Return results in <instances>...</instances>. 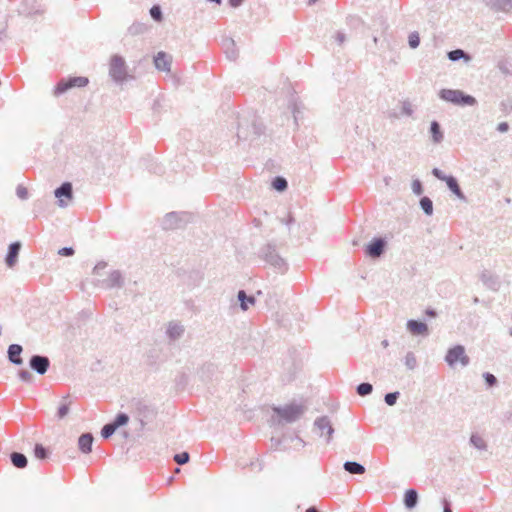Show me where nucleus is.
<instances>
[{
  "label": "nucleus",
  "mask_w": 512,
  "mask_h": 512,
  "mask_svg": "<svg viewBox=\"0 0 512 512\" xmlns=\"http://www.w3.org/2000/svg\"><path fill=\"white\" fill-rule=\"evenodd\" d=\"M238 301L240 302V308L243 311H247L250 305L255 304V297L252 295H247L244 290H239L237 293Z\"/></svg>",
  "instance_id": "obj_22"
},
{
  "label": "nucleus",
  "mask_w": 512,
  "mask_h": 512,
  "mask_svg": "<svg viewBox=\"0 0 512 512\" xmlns=\"http://www.w3.org/2000/svg\"><path fill=\"white\" fill-rule=\"evenodd\" d=\"M101 286L106 289L122 288L124 285V277L120 270H113L108 277L101 282Z\"/></svg>",
  "instance_id": "obj_11"
},
{
  "label": "nucleus",
  "mask_w": 512,
  "mask_h": 512,
  "mask_svg": "<svg viewBox=\"0 0 512 512\" xmlns=\"http://www.w3.org/2000/svg\"><path fill=\"white\" fill-rule=\"evenodd\" d=\"M483 378L488 387H494L498 384V380H497L496 376L490 372H484Z\"/></svg>",
  "instance_id": "obj_47"
},
{
  "label": "nucleus",
  "mask_w": 512,
  "mask_h": 512,
  "mask_svg": "<svg viewBox=\"0 0 512 512\" xmlns=\"http://www.w3.org/2000/svg\"><path fill=\"white\" fill-rule=\"evenodd\" d=\"M372 391H373V386H372V384H370L368 382L360 383L356 387L357 394L362 397L370 395L372 393Z\"/></svg>",
  "instance_id": "obj_37"
},
{
  "label": "nucleus",
  "mask_w": 512,
  "mask_h": 512,
  "mask_svg": "<svg viewBox=\"0 0 512 512\" xmlns=\"http://www.w3.org/2000/svg\"><path fill=\"white\" fill-rule=\"evenodd\" d=\"M272 187L276 190V191H279V192H283L287 189L288 187V182L287 180L282 177V176H276L275 178H273L272 180Z\"/></svg>",
  "instance_id": "obj_35"
},
{
  "label": "nucleus",
  "mask_w": 512,
  "mask_h": 512,
  "mask_svg": "<svg viewBox=\"0 0 512 512\" xmlns=\"http://www.w3.org/2000/svg\"><path fill=\"white\" fill-rule=\"evenodd\" d=\"M54 195L58 198V205L62 208L67 207V202L63 198L72 199L73 198V186L70 182H64L59 187H57L54 191Z\"/></svg>",
  "instance_id": "obj_10"
},
{
  "label": "nucleus",
  "mask_w": 512,
  "mask_h": 512,
  "mask_svg": "<svg viewBox=\"0 0 512 512\" xmlns=\"http://www.w3.org/2000/svg\"><path fill=\"white\" fill-rule=\"evenodd\" d=\"M30 368L40 375H44L50 367V359L47 356L34 354L29 360Z\"/></svg>",
  "instance_id": "obj_9"
},
{
  "label": "nucleus",
  "mask_w": 512,
  "mask_h": 512,
  "mask_svg": "<svg viewBox=\"0 0 512 512\" xmlns=\"http://www.w3.org/2000/svg\"><path fill=\"white\" fill-rule=\"evenodd\" d=\"M289 108L292 111L295 124H298L299 115L301 113L302 105L301 103H298L295 97H292L289 103Z\"/></svg>",
  "instance_id": "obj_34"
},
{
  "label": "nucleus",
  "mask_w": 512,
  "mask_h": 512,
  "mask_svg": "<svg viewBox=\"0 0 512 512\" xmlns=\"http://www.w3.org/2000/svg\"><path fill=\"white\" fill-rule=\"evenodd\" d=\"M253 129H254L255 134H257V135H260L262 133L261 128L259 126H257L256 124H253Z\"/></svg>",
  "instance_id": "obj_63"
},
{
  "label": "nucleus",
  "mask_w": 512,
  "mask_h": 512,
  "mask_svg": "<svg viewBox=\"0 0 512 512\" xmlns=\"http://www.w3.org/2000/svg\"><path fill=\"white\" fill-rule=\"evenodd\" d=\"M432 174L437 179L442 180V181H445L448 178V176L445 175L439 168H433L432 169Z\"/></svg>",
  "instance_id": "obj_54"
},
{
  "label": "nucleus",
  "mask_w": 512,
  "mask_h": 512,
  "mask_svg": "<svg viewBox=\"0 0 512 512\" xmlns=\"http://www.w3.org/2000/svg\"><path fill=\"white\" fill-rule=\"evenodd\" d=\"M305 512H320L316 507L311 506Z\"/></svg>",
  "instance_id": "obj_64"
},
{
  "label": "nucleus",
  "mask_w": 512,
  "mask_h": 512,
  "mask_svg": "<svg viewBox=\"0 0 512 512\" xmlns=\"http://www.w3.org/2000/svg\"><path fill=\"white\" fill-rule=\"evenodd\" d=\"M399 397H400V392H398V391L390 392V393L385 394L384 401L388 406H393L396 404Z\"/></svg>",
  "instance_id": "obj_43"
},
{
  "label": "nucleus",
  "mask_w": 512,
  "mask_h": 512,
  "mask_svg": "<svg viewBox=\"0 0 512 512\" xmlns=\"http://www.w3.org/2000/svg\"><path fill=\"white\" fill-rule=\"evenodd\" d=\"M16 195L18 198L22 200H26L28 198V190L23 185H18L16 188Z\"/></svg>",
  "instance_id": "obj_51"
},
{
  "label": "nucleus",
  "mask_w": 512,
  "mask_h": 512,
  "mask_svg": "<svg viewBox=\"0 0 512 512\" xmlns=\"http://www.w3.org/2000/svg\"><path fill=\"white\" fill-rule=\"evenodd\" d=\"M294 221H295V219H294V217L292 216V214H289V215H288V217H287V219H285V220H284V219H283V220H281V222H282V223H284V224H285V225H287V226H290L292 223H294Z\"/></svg>",
  "instance_id": "obj_59"
},
{
  "label": "nucleus",
  "mask_w": 512,
  "mask_h": 512,
  "mask_svg": "<svg viewBox=\"0 0 512 512\" xmlns=\"http://www.w3.org/2000/svg\"><path fill=\"white\" fill-rule=\"evenodd\" d=\"M477 104V100L472 95L466 94L463 91L461 92L460 96L457 97V100L454 105L458 106H475Z\"/></svg>",
  "instance_id": "obj_30"
},
{
  "label": "nucleus",
  "mask_w": 512,
  "mask_h": 512,
  "mask_svg": "<svg viewBox=\"0 0 512 512\" xmlns=\"http://www.w3.org/2000/svg\"><path fill=\"white\" fill-rule=\"evenodd\" d=\"M470 443L478 450H486L487 444L485 440L478 434H472L470 437Z\"/></svg>",
  "instance_id": "obj_36"
},
{
  "label": "nucleus",
  "mask_w": 512,
  "mask_h": 512,
  "mask_svg": "<svg viewBox=\"0 0 512 512\" xmlns=\"http://www.w3.org/2000/svg\"><path fill=\"white\" fill-rule=\"evenodd\" d=\"M274 413L279 417L277 423H293L304 413V407L298 404H289L284 407H273Z\"/></svg>",
  "instance_id": "obj_2"
},
{
  "label": "nucleus",
  "mask_w": 512,
  "mask_h": 512,
  "mask_svg": "<svg viewBox=\"0 0 512 512\" xmlns=\"http://www.w3.org/2000/svg\"><path fill=\"white\" fill-rule=\"evenodd\" d=\"M111 422L118 429L119 427H122L129 422V416L126 413L120 412L116 415L114 420Z\"/></svg>",
  "instance_id": "obj_40"
},
{
  "label": "nucleus",
  "mask_w": 512,
  "mask_h": 512,
  "mask_svg": "<svg viewBox=\"0 0 512 512\" xmlns=\"http://www.w3.org/2000/svg\"><path fill=\"white\" fill-rule=\"evenodd\" d=\"M419 203L421 209L426 215L431 216L433 214V202L428 196L421 197Z\"/></svg>",
  "instance_id": "obj_33"
},
{
  "label": "nucleus",
  "mask_w": 512,
  "mask_h": 512,
  "mask_svg": "<svg viewBox=\"0 0 512 512\" xmlns=\"http://www.w3.org/2000/svg\"><path fill=\"white\" fill-rule=\"evenodd\" d=\"M93 441L94 437L92 433H83L78 439L79 450L84 454L90 453L92 451Z\"/></svg>",
  "instance_id": "obj_19"
},
{
  "label": "nucleus",
  "mask_w": 512,
  "mask_h": 512,
  "mask_svg": "<svg viewBox=\"0 0 512 512\" xmlns=\"http://www.w3.org/2000/svg\"><path fill=\"white\" fill-rule=\"evenodd\" d=\"M343 468L348 473L355 475L364 474L366 471L365 467L362 464L355 461H346L343 465Z\"/></svg>",
  "instance_id": "obj_27"
},
{
  "label": "nucleus",
  "mask_w": 512,
  "mask_h": 512,
  "mask_svg": "<svg viewBox=\"0 0 512 512\" xmlns=\"http://www.w3.org/2000/svg\"><path fill=\"white\" fill-rule=\"evenodd\" d=\"M69 405L70 403H63L59 406L57 411V417L59 419H63L69 413Z\"/></svg>",
  "instance_id": "obj_48"
},
{
  "label": "nucleus",
  "mask_w": 512,
  "mask_h": 512,
  "mask_svg": "<svg viewBox=\"0 0 512 512\" xmlns=\"http://www.w3.org/2000/svg\"><path fill=\"white\" fill-rule=\"evenodd\" d=\"M18 376L19 378L23 381V382H26V383H30L33 379V376L32 374L28 371V370H20L18 372Z\"/></svg>",
  "instance_id": "obj_49"
},
{
  "label": "nucleus",
  "mask_w": 512,
  "mask_h": 512,
  "mask_svg": "<svg viewBox=\"0 0 512 512\" xmlns=\"http://www.w3.org/2000/svg\"><path fill=\"white\" fill-rule=\"evenodd\" d=\"M89 83L87 77L84 76H73L67 79H61L54 89V95L60 96L74 87H85Z\"/></svg>",
  "instance_id": "obj_5"
},
{
  "label": "nucleus",
  "mask_w": 512,
  "mask_h": 512,
  "mask_svg": "<svg viewBox=\"0 0 512 512\" xmlns=\"http://www.w3.org/2000/svg\"><path fill=\"white\" fill-rule=\"evenodd\" d=\"M408 43H409V46L412 48V49H415L419 46L420 44V36L418 34V32H412L409 34L408 36Z\"/></svg>",
  "instance_id": "obj_46"
},
{
  "label": "nucleus",
  "mask_w": 512,
  "mask_h": 512,
  "mask_svg": "<svg viewBox=\"0 0 512 512\" xmlns=\"http://www.w3.org/2000/svg\"><path fill=\"white\" fill-rule=\"evenodd\" d=\"M387 247V241L382 237L373 238L365 247V255L372 259H377L384 254Z\"/></svg>",
  "instance_id": "obj_8"
},
{
  "label": "nucleus",
  "mask_w": 512,
  "mask_h": 512,
  "mask_svg": "<svg viewBox=\"0 0 512 512\" xmlns=\"http://www.w3.org/2000/svg\"><path fill=\"white\" fill-rule=\"evenodd\" d=\"M461 92L462 91L458 89H441L439 91V98L446 102L455 104L457 97L460 96Z\"/></svg>",
  "instance_id": "obj_23"
},
{
  "label": "nucleus",
  "mask_w": 512,
  "mask_h": 512,
  "mask_svg": "<svg viewBox=\"0 0 512 512\" xmlns=\"http://www.w3.org/2000/svg\"><path fill=\"white\" fill-rule=\"evenodd\" d=\"M133 413L140 423V428L144 429L147 422L156 416V410L144 400L134 399L132 401Z\"/></svg>",
  "instance_id": "obj_3"
},
{
  "label": "nucleus",
  "mask_w": 512,
  "mask_h": 512,
  "mask_svg": "<svg viewBox=\"0 0 512 512\" xmlns=\"http://www.w3.org/2000/svg\"><path fill=\"white\" fill-rule=\"evenodd\" d=\"M442 505H443V512H452L451 503L448 499L443 498Z\"/></svg>",
  "instance_id": "obj_57"
},
{
  "label": "nucleus",
  "mask_w": 512,
  "mask_h": 512,
  "mask_svg": "<svg viewBox=\"0 0 512 512\" xmlns=\"http://www.w3.org/2000/svg\"><path fill=\"white\" fill-rule=\"evenodd\" d=\"M345 34L342 32H337L335 36V40L341 45L345 42Z\"/></svg>",
  "instance_id": "obj_58"
},
{
  "label": "nucleus",
  "mask_w": 512,
  "mask_h": 512,
  "mask_svg": "<svg viewBox=\"0 0 512 512\" xmlns=\"http://www.w3.org/2000/svg\"><path fill=\"white\" fill-rule=\"evenodd\" d=\"M243 0H229V4L231 7H239L242 4Z\"/></svg>",
  "instance_id": "obj_61"
},
{
  "label": "nucleus",
  "mask_w": 512,
  "mask_h": 512,
  "mask_svg": "<svg viewBox=\"0 0 512 512\" xmlns=\"http://www.w3.org/2000/svg\"><path fill=\"white\" fill-rule=\"evenodd\" d=\"M445 182H446L449 190L453 194H455L457 196V198H459L462 201H467L466 196L462 192V190L458 184V181L454 176H452V175L448 176V178L445 180Z\"/></svg>",
  "instance_id": "obj_21"
},
{
  "label": "nucleus",
  "mask_w": 512,
  "mask_h": 512,
  "mask_svg": "<svg viewBox=\"0 0 512 512\" xmlns=\"http://www.w3.org/2000/svg\"><path fill=\"white\" fill-rule=\"evenodd\" d=\"M482 283L492 291H498L500 288L499 277L488 270H483L480 274Z\"/></svg>",
  "instance_id": "obj_14"
},
{
  "label": "nucleus",
  "mask_w": 512,
  "mask_h": 512,
  "mask_svg": "<svg viewBox=\"0 0 512 512\" xmlns=\"http://www.w3.org/2000/svg\"><path fill=\"white\" fill-rule=\"evenodd\" d=\"M22 351L23 348L21 345L11 344L7 350L9 361L14 365H21L23 363V359L21 358Z\"/></svg>",
  "instance_id": "obj_18"
},
{
  "label": "nucleus",
  "mask_w": 512,
  "mask_h": 512,
  "mask_svg": "<svg viewBox=\"0 0 512 512\" xmlns=\"http://www.w3.org/2000/svg\"><path fill=\"white\" fill-rule=\"evenodd\" d=\"M189 460H190V455L186 451L174 455V461L178 465H184V464L188 463Z\"/></svg>",
  "instance_id": "obj_44"
},
{
  "label": "nucleus",
  "mask_w": 512,
  "mask_h": 512,
  "mask_svg": "<svg viewBox=\"0 0 512 512\" xmlns=\"http://www.w3.org/2000/svg\"><path fill=\"white\" fill-rule=\"evenodd\" d=\"M430 134L434 143L439 144L444 139V134L438 121L433 120L430 124Z\"/></svg>",
  "instance_id": "obj_25"
},
{
  "label": "nucleus",
  "mask_w": 512,
  "mask_h": 512,
  "mask_svg": "<svg viewBox=\"0 0 512 512\" xmlns=\"http://www.w3.org/2000/svg\"><path fill=\"white\" fill-rule=\"evenodd\" d=\"M75 251L72 247H63L58 251V254L64 257H69L74 255Z\"/></svg>",
  "instance_id": "obj_52"
},
{
  "label": "nucleus",
  "mask_w": 512,
  "mask_h": 512,
  "mask_svg": "<svg viewBox=\"0 0 512 512\" xmlns=\"http://www.w3.org/2000/svg\"><path fill=\"white\" fill-rule=\"evenodd\" d=\"M107 266V263L105 261H100L98 262L95 267L93 268V273L94 274H99L100 270H103L105 269Z\"/></svg>",
  "instance_id": "obj_55"
},
{
  "label": "nucleus",
  "mask_w": 512,
  "mask_h": 512,
  "mask_svg": "<svg viewBox=\"0 0 512 512\" xmlns=\"http://www.w3.org/2000/svg\"><path fill=\"white\" fill-rule=\"evenodd\" d=\"M498 68H499V70H500L503 74H506V75L510 74V71L508 70V68H507L506 64H504V63H499V64H498Z\"/></svg>",
  "instance_id": "obj_60"
},
{
  "label": "nucleus",
  "mask_w": 512,
  "mask_h": 512,
  "mask_svg": "<svg viewBox=\"0 0 512 512\" xmlns=\"http://www.w3.org/2000/svg\"><path fill=\"white\" fill-rule=\"evenodd\" d=\"M314 426L321 432V436H323L326 431V442L329 443L334 433V428L332 427L329 418L327 416L318 417L314 422Z\"/></svg>",
  "instance_id": "obj_12"
},
{
  "label": "nucleus",
  "mask_w": 512,
  "mask_h": 512,
  "mask_svg": "<svg viewBox=\"0 0 512 512\" xmlns=\"http://www.w3.org/2000/svg\"><path fill=\"white\" fill-rule=\"evenodd\" d=\"M407 329L413 335L427 336L429 333L428 326L426 323L414 319H410L407 321Z\"/></svg>",
  "instance_id": "obj_17"
},
{
  "label": "nucleus",
  "mask_w": 512,
  "mask_h": 512,
  "mask_svg": "<svg viewBox=\"0 0 512 512\" xmlns=\"http://www.w3.org/2000/svg\"><path fill=\"white\" fill-rule=\"evenodd\" d=\"M109 75L114 82L122 84L129 77L125 59L120 55H113L109 64Z\"/></svg>",
  "instance_id": "obj_4"
},
{
  "label": "nucleus",
  "mask_w": 512,
  "mask_h": 512,
  "mask_svg": "<svg viewBox=\"0 0 512 512\" xmlns=\"http://www.w3.org/2000/svg\"><path fill=\"white\" fill-rule=\"evenodd\" d=\"M34 455L37 459L44 460L49 456V450L42 444H36L34 447Z\"/></svg>",
  "instance_id": "obj_38"
},
{
  "label": "nucleus",
  "mask_w": 512,
  "mask_h": 512,
  "mask_svg": "<svg viewBox=\"0 0 512 512\" xmlns=\"http://www.w3.org/2000/svg\"><path fill=\"white\" fill-rule=\"evenodd\" d=\"M497 131L500 133H505L509 130V124L507 122H501L497 125Z\"/></svg>",
  "instance_id": "obj_56"
},
{
  "label": "nucleus",
  "mask_w": 512,
  "mask_h": 512,
  "mask_svg": "<svg viewBox=\"0 0 512 512\" xmlns=\"http://www.w3.org/2000/svg\"><path fill=\"white\" fill-rule=\"evenodd\" d=\"M477 104V100L472 95L466 94L463 91L461 92L460 96L457 97V100L454 105L458 106H475Z\"/></svg>",
  "instance_id": "obj_29"
},
{
  "label": "nucleus",
  "mask_w": 512,
  "mask_h": 512,
  "mask_svg": "<svg viewBox=\"0 0 512 512\" xmlns=\"http://www.w3.org/2000/svg\"><path fill=\"white\" fill-rule=\"evenodd\" d=\"M404 364L409 370H414L417 367V359L413 352H408L404 358Z\"/></svg>",
  "instance_id": "obj_39"
},
{
  "label": "nucleus",
  "mask_w": 512,
  "mask_h": 512,
  "mask_svg": "<svg viewBox=\"0 0 512 512\" xmlns=\"http://www.w3.org/2000/svg\"><path fill=\"white\" fill-rule=\"evenodd\" d=\"M223 47L225 48V53L230 60H236L238 57V53L235 49V42L232 38H226L223 40Z\"/></svg>",
  "instance_id": "obj_28"
},
{
  "label": "nucleus",
  "mask_w": 512,
  "mask_h": 512,
  "mask_svg": "<svg viewBox=\"0 0 512 512\" xmlns=\"http://www.w3.org/2000/svg\"><path fill=\"white\" fill-rule=\"evenodd\" d=\"M447 56L448 59L453 62L458 61L460 59H464L466 61L471 59L470 55L462 49L451 50L448 52Z\"/></svg>",
  "instance_id": "obj_31"
},
{
  "label": "nucleus",
  "mask_w": 512,
  "mask_h": 512,
  "mask_svg": "<svg viewBox=\"0 0 512 512\" xmlns=\"http://www.w3.org/2000/svg\"><path fill=\"white\" fill-rule=\"evenodd\" d=\"M10 460L14 467L18 469H23L28 465L27 457L20 452H12L10 454Z\"/></svg>",
  "instance_id": "obj_26"
},
{
  "label": "nucleus",
  "mask_w": 512,
  "mask_h": 512,
  "mask_svg": "<svg viewBox=\"0 0 512 512\" xmlns=\"http://www.w3.org/2000/svg\"><path fill=\"white\" fill-rule=\"evenodd\" d=\"M148 30V26L141 22H134L128 28V33L132 36L144 34Z\"/></svg>",
  "instance_id": "obj_32"
},
{
  "label": "nucleus",
  "mask_w": 512,
  "mask_h": 512,
  "mask_svg": "<svg viewBox=\"0 0 512 512\" xmlns=\"http://www.w3.org/2000/svg\"><path fill=\"white\" fill-rule=\"evenodd\" d=\"M426 315H428L430 317H436L437 312L434 309H432V308H428L426 310Z\"/></svg>",
  "instance_id": "obj_62"
},
{
  "label": "nucleus",
  "mask_w": 512,
  "mask_h": 512,
  "mask_svg": "<svg viewBox=\"0 0 512 512\" xmlns=\"http://www.w3.org/2000/svg\"><path fill=\"white\" fill-rule=\"evenodd\" d=\"M215 370V367L213 364H206L204 366L201 367L200 369V373H201V378L204 379L205 378V373H211Z\"/></svg>",
  "instance_id": "obj_53"
},
{
  "label": "nucleus",
  "mask_w": 512,
  "mask_h": 512,
  "mask_svg": "<svg viewBox=\"0 0 512 512\" xmlns=\"http://www.w3.org/2000/svg\"><path fill=\"white\" fill-rule=\"evenodd\" d=\"M21 247L22 245L19 241L13 242L8 246L5 263L9 268H13L16 265Z\"/></svg>",
  "instance_id": "obj_13"
},
{
  "label": "nucleus",
  "mask_w": 512,
  "mask_h": 512,
  "mask_svg": "<svg viewBox=\"0 0 512 512\" xmlns=\"http://www.w3.org/2000/svg\"><path fill=\"white\" fill-rule=\"evenodd\" d=\"M116 430L117 428L114 426V424L112 422H109L102 427L101 436L104 439H108L115 433Z\"/></svg>",
  "instance_id": "obj_41"
},
{
  "label": "nucleus",
  "mask_w": 512,
  "mask_h": 512,
  "mask_svg": "<svg viewBox=\"0 0 512 512\" xmlns=\"http://www.w3.org/2000/svg\"><path fill=\"white\" fill-rule=\"evenodd\" d=\"M155 67L164 72H169L171 69V57L163 51H160L154 57Z\"/></svg>",
  "instance_id": "obj_16"
},
{
  "label": "nucleus",
  "mask_w": 512,
  "mask_h": 512,
  "mask_svg": "<svg viewBox=\"0 0 512 512\" xmlns=\"http://www.w3.org/2000/svg\"><path fill=\"white\" fill-rule=\"evenodd\" d=\"M189 220V214L186 212H169L165 215L162 226L166 230L182 227Z\"/></svg>",
  "instance_id": "obj_7"
},
{
  "label": "nucleus",
  "mask_w": 512,
  "mask_h": 512,
  "mask_svg": "<svg viewBox=\"0 0 512 512\" xmlns=\"http://www.w3.org/2000/svg\"><path fill=\"white\" fill-rule=\"evenodd\" d=\"M150 15L155 21L160 22L163 18L161 7L153 5L150 9Z\"/></svg>",
  "instance_id": "obj_45"
},
{
  "label": "nucleus",
  "mask_w": 512,
  "mask_h": 512,
  "mask_svg": "<svg viewBox=\"0 0 512 512\" xmlns=\"http://www.w3.org/2000/svg\"><path fill=\"white\" fill-rule=\"evenodd\" d=\"M258 256L279 273L283 274L287 272L288 263L279 255L274 243L269 242L263 245L258 251Z\"/></svg>",
  "instance_id": "obj_1"
},
{
  "label": "nucleus",
  "mask_w": 512,
  "mask_h": 512,
  "mask_svg": "<svg viewBox=\"0 0 512 512\" xmlns=\"http://www.w3.org/2000/svg\"><path fill=\"white\" fill-rule=\"evenodd\" d=\"M412 191L416 195H421L423 193V185L419 179L413 180Z\"/></svg>",
  "instance_id": "obj_50"
},
{
  "label": "nucleus",
  "mask_w": 512,
  "mask_h": 512,
  "mask_svg": "<svg viewBox=\"0 0 512 512\" xmlns=\"http://www.w3.org/2000/svg\"><path fill=\"white\" fill-rule=\"evenodd\" d=\"M445 361L450 367H455L459 362L462 367H466L470 363V358L465 353L462 345H455L447 351Z\"/></svg>",
  "instance_id": "obj_6"
},
{
  "label": "nucleus",
  "mask_w": 512,
  "mask_h": 512,
  "mask_svg": "<svg viewBox=\"0 0 512 512\" xmlns=\"http://www.w3.org/2000/svg\"><path fill=\"white\" fill-rule=\"evenodd\" d=\"M418 503V492L410 488L406 490L404 495V505L407 509H413Z\"/></svg>",
  "instance_id": "obj_24"
},
{
  "label": "nucleus",
  "mask_w": 512,
  "mask_h": 512,
  "mask_svg": "<svg viewBox=\"0 0 512 512\" xmlns=\"http://www.w3.org/2000/svg\"><path fill=\"white\" fill-rule=\"evenodd\" d=\"M483 2L494 12L508 13L512 9V0H483Z\"/></svg>",
  "instance_id": "obj_15"
},
{
  "label": "nucleus",
  "mask_w": 512,
  "mask_h": 512,
  "mask_svg": "<svg viewBox=\"0 0 512 512\" xmlns=\"http://www.w3.org/2000/svg\"><path fill=\"white\" fill-rule=\"evenodd\" d=\"M414 113L413 105L409 100H404L401 103V114L411 117Z\"/></svg>",
  "instance_id": "obj_42"
},
{
  "label": "nucleus",
  "mask_w": 512,
  "mask_h": 512,
  "mask_svg": "<svg viewBox=\"0 0 512 512\" xmlns=\"http://www.w3.org/2000/svg\"><path fill=\"white\" fill-rule=\"evenodd\" d=\"M184 331L185 329L183 325L177 322H170L167 327L166 334L170 340L175 341L183 336Z\"/></svg>",
  "instance_id": "obj_20"
}]
</instances>
